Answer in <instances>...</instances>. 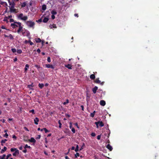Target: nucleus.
Returning <instances> with one entry per match:
<instances>
[{"label":"nucleus","mask_w":159,"mask_h":159,"mask_svg":"<svg viewBox=\"0 0 159 159\" xmlns=\"http://www.w3.org/2000/svg\"><path fill=\"white\" fill-rule=\"evenodd\" d=\"M15 3L14 2H13L12 3L11 5V6L9 7L10 11L11 12H16V9H13L15 7Z\"/></svg>","instance_id":"f257e3e1"},{"label":"nucleus","mask_w":159,"mask_h":159,"mask_svg":"<svg viewBox=\"0 0 159 159\" xmlns=\"http://www.w3.org/2000/svg\"><path fill=\"white\" fill-rule=\"evenodd\" d=\"M26 24L28 26L30 27H32L34 25V22L30 21H27Z\"/></svg>","instance_id":"f03ea898"},{"label":"nucleus","mask_w":159,"mask_h":159,"mask_svg":"<svg viewBox=\"0 0 159 159\" xmlns=\"http://www.w3.org/2000/svg\"><path fill=\"white\" fill-rule=\"evenodd\" d=\"M106 148L110 151H111L113 149L112 147L109 144H108L106 146Z\"/></svg>","instance_id":"7ed1b4c3"},{"label":"nucleus","mask_w":159,"mask_h":159,"mask_svg":"<svg viewBox=\"0 0 159 159\" xmlns=\"http://www.w3.org/2000/svg\"><path fill=\"white\" fill-rule=\"evenodd\" d=\"M100 105L102 106H104L106 105L105 101L103 100H102L100 101Z\"/></svg>","instance_id":"20e7f679"},{"label":"nucleus","mask_w":159,"mask_h":159,"mask_svg":"<svg viewBox=\"0 0 159 159\" xmlns=\"http://www.w3.org/2000/svg\"><path fill=\"white\" fill-rule=\"evenodd\" d=\"M98 89V87L97 86H95L92 89V91L93 93H96L97 90Z\"/></svg>","instance_id":"39448f33"},{"label":"nucleus","mask_w":159,"mask_h":159,"mask_svg":"<svg viewBox=\"0 0 159 159\" xmlns=\"http://www.w3.org/2000/svg\"><path fill=\"white\" fill-rule=\"evenodd\" d=\"M65 67L68 68L69 69H72V66L70 64H68L67 65H65Z\"/></svg>","instance_id":"423d86ee"},{"label":"nucleus","mask_w":159,"mask_h":159,"mask_svg":"<svg viewBox=\"0 0 159 159\" xmlns=\"http://www.w3.org/2000/svg\"><path fill=\"white\" fill-rule=\"evenodd\" d=\"M34 121L35 124L36 125H37L38 124V122L39 121V120L38 118L36 117L35 119H34Z\"/></svg>","instance_id":"0eeeda50"},{"label":"nucleus","mask_w":159,"mask_h":159,"mask_svg":"<svg viewBox=\"0 0 159 159\" xmlns=\"http://www.w3.org/2000/svg\"><path fill=\"white\" fill-rule=\"evenodd\" d=\"M19 151L18 150H16L15 151V152L13 153V155L14 156H16V155H18L19 154Z\"/></svg>","instance_id":"6e6552de"},{"label":"nucleus","mask_w":159,"mask_h":159,"mask_svg":"<svg viewBox=\"0 0 159 159\" xmlns=\"http://www.w3.org/2000/svg\"><path fill=\"white\" fill-rule=\"evenodd\" d=\"M15 24V23H11V26L13 28H15L18 27V26Z\"/></svg>","instance_id":"1a4fd4ad"},{"label":"nucleus","mask_w":159,"mask_h":159,"mask_svg":"<svg viewBox=\"0 0 159 159\" xmlns=\"http://www.w3.org/2000/svg\"><path fill=\"white\" fill-rule=\"evenodd\" d=\"M25 71L24 72L25 73H26L27 72V71L28 70V68H29V65L28 64H27L25 65Z\"/></svg>","instance_id":"9d476101"},{"label":"nucleus","mask_w":159,"mask_h":159,"mask_svg":"<svg viewBox=\"0 0 159 159\" xmlns=\"http://www.w3.org/2000/svg\"><path fill=\"white\" fill-rule=\"evenodd\" d=\"M19 27V28L17 30V32L18 33H19L20 31H23V30H22L23 27Z\"/></svg>","instance_id":"9b49d317"},{"label":"nucleus","mask_w":159,"mask_h":159,"mask_svg":"<svg viewBox=\"0 0 159 159\" xmlns=\"http://www.w3.org/2000/svg\"><path fill=\"white\" fill-rule=\"evenodd\" d=\"M35 66L36 67L39 71L42 70V68L40 67V66L37 65H35Z\"/></svg>","instance_id":"f8f14e48"},{"label":"nucleus","mask_w":159,"mask_h":159,"mask_svg":"<svg viewBox=\"0 0 159 159\" xmlns=\"http://www.w3.org/2000/svg\"><path fill=\"white\" fill-rule=\"evenodd\" d=\"M49 18L48 17H45L43 20V22L44 23H46L48 20Z\"/></svg>","instance_id":"ddd939ff"},{"label":"nucleus","mask_w":159,"mask_h":159,"mask_svg":"<svg viewBox=\"0 0 159 159\" xmlns=\"http://www.w3.org/2000/svg\"><path fill=\"white\" fill-rule=\"evenodd\" d=\"M90 77V78L92 80H94L95 78V75L94 74L91 75Z\"/></svg>","instance_id":"4468645a"},{"label":"nucleus","mask_w":159,"mask_h":159,"mask_svg":"<svg viewBox=\"0 0 159 159\" xmlns=\"http://www.w3.org/2000/svg\"><path fill=\"white\" fill-rule=\"evenodd\" d=\"M95 82L97 84H99L101 83V81L99 80V78H97L96 80L95 81Z\"/></svg>","instance_id":"2eb2a0df"},{"label":"nucleus","mask_w":159,"mask_h":159,"mask_svg":"<svg viewBox=\"0 0 159 159\" xmlns=\"http://www.w3.org/2000/svg\"><path fill=\"white\" fill-rule=\"evenodd\" d=\"M95 112V111H93V113H91L90 115V116L92 117H94Z\"/></svg>","instance_id":"dca6fc26"},{"label":"nucleus","mask_w":159,"mask_h":159,"mask_svg":"<svg viewBox=\"0 0 159 159\" xmlns=\"http://www.w3.org/2000/svg\"><path fill=\"white\" fill-rule=\"evenodd\" d=\"M28 18L27 16H24L22 18H21V20L24 21H25Z\"/></svg>","instance_id":"f3484780"},{"label":"nucleus","mask_w":159,"mask_h":159,"mask_svg":"<svg viewBox=\"0 0 159 159\" xmlns=\"http://www.w3.org/2000/svg\"><path fill=\"white\" fill-rule=\"evenodd\" d=\"M99 125L101 127H102L104 126V124L102 121H99Z\"/></svg>","instance_id":"a211bd4d"},{"label":"nucleus","mask_w":159,"mask_h":159,"mask_svg":"<svg viewBox=\"0 0 159 159\" xmlns=\"http://www.w3.org/2000/svg\"><path fill=\"white\" fill-rule=\"evenodd\" d=\"M35 41L37 43H40L41 41V40L40 38H38L37 39H35Z\"/></svg>","instance_id":"6ab92c4d"},{"label":"nucleus","mask_w":159,"mask_h":159,"mask_svg":"<svg viewBox=\"0 0 159 159\" xmlns=\"http://www.w3.org/2000/svg\"><path fill=\"white\" fill-rule=\"evenodd\" d=\"M38 86L40 89H42L44 86V84H39Z\"/></svg>","instance_id":"aec40b11"},{"label":"nucleus","mask_w":159,"mask_h":159,"mask_svg":"<svg viewBox=\"0 0 159 159\" xmlns=\"http://www.w3.org/2000/svg\"><path fill=\"white\" fill-rule=\"evenodd\" d=\"M46 5H44V4L42 6V9L43 11H44L46 10Z\"/></svg>","instance_id":"412c9836"},{"label":"nucleus","mask_w":159,"mask_h":159,"mask_svg":"<svg viewBox=\"0 0 159 159\" xmlns=\"http://www.w3.org/2000/svg\"><path fill=\"white\" fill-rule=\"evenodd\" d=\"M51 14L52 15H55L57 14V12L55 10H52L51 12Z\"/></svg>","instance_id":"4be33fe9"},{"label":"nucleus","mask_w":159,"mask_h":159,"mask_svg":"<svg viewBox=\"0 0 159 159\" xmlns=\"http://www.w3.org/2000/svg\"><path fill=\"white\" fill-rule=\"evenodd\" d=\"M7 148L6 147H4L3 149H2L1 150V153H2L4 152L5 151H6L7 150Z\"/></svg>","instance_id":"5701e85b"},{"label":"nucleus","mask_w":159,"mask_h":159,"mask_svg":"<svg viewBox=\"0 0 159 159\" xmlns=\"http://www.w3.org/2000/svg\"><path fill=\"white\" fill-rule=\"evenodd\" d=\"M8 17H5L4 18V19L3 20V21H6L7 23L8 22Z\"/></svg>","instance_id":"b1692460"},{"label":"nucleus","mask_w":159,"mask_h":159,"mask_svg":"<svg viewBox=\"0 0 159 159\" xmlns=\"http://www.w3.org/2000/svg\"><path fill=\"white\" fill-rule=\"evenodd\" d=\"M6 156L5 154H3L2 156H0V159H5Z\"/></svg>","instance_id":"393cba45"},{"label":"nucleus","mask_w":159,"mask_h":159,"mask_svg":"<svg viewBox=\"0 0 159 159\" xmlns=\"http://www.w3.org/2000/svg\"><path fill=\"white\" fill-rule=\"evenodd\" d=\"M23 16V14L22 13L20 14L18 16V18H20L21 19V18H22V16Z\"/></svg>","instance_id":"a878e982"},{"label":"nucleus","mask_w":159,"mask_h":159,"mask_svg":"<svg viewBox=\"0 0 159 159\" xmlns=\"http://www.w3.org/2000/svg\"><path fill=\"white\" fill-rule=\"evenodd\" d=\"M58 123L59 124V128H61V120H59L58 121Z\"/></svg>","instance_id":"bb28decb"},{"label":"nucleus","mask_w":159,"mask_h":159,"mask_svg":"<svg viewBox=\"0 0 159 159\" xmlns=\"http://www.w3.org/2000/svg\"><path fill=\"white\" fill-rule=\"evenodd\" d=\"M14 23L17 24L19 25V27H22L21 26V23L20 22H14Z\"/></svg>","instance_id":"cd10ccee"},{"label":"nucleus","mask_w":159,"mask_h":159,"mask_svg":"<svg viewBox=\"0 0 159 159\" xmlns=\"http://www.w3.org/2000/svg\"><path fill=\"white\" fill-rule=\"evenodd\" d=\"M18 149L17 148H11V152H13L14 151H16V150H17Z\"/></svg>","instance_id":"c85d7f7f"},{"label":"nucleus","mask_w":159,"mask_h":159,"mask_svg":"<svg viewBox=\"0 0 159 159\" xmlns=\"http://www.w3.org/2000/svg\"><path fill=\"white\" fill-rule=\"evenodd\" d=\"M99 121L98 122H95V124L96 125L97 128H98V124H99Z\"/></svg>","instance_id":"c756f323"},{"label":"nucleus","mask_w":159,"mask_h":159,"mask_svg":"<svg viewBox=\"0 0 159 159\" xmlns=\"http://www.w3.org/2000/svg\"><path fill=\"white\" fill-rule=\"evenodd\" d=\"M26 3L25 2H24L22 3L21 6L22 7H24L26 6Z\"/></svg>","instance_id":"7c9ffc66"},{"label":"nucleus","mask_w":159,"mask_h":159,"mask_svg":"<svg viewBox=\"0 0 159 159\" xmlns=\"http://www.w3.org/2000/svg\"><path fill=\"white\" fill-rule=\"evenodd\" d=\"M69 102V100L68 99H67L66 100V102H63V104L64 105H66V104L68 103Z\"/></svg>","instance_id":"2f4dec72"},{"label":"nucleus","mask_w":159,"mask_h":159,"mask_svg":"<svg viewBox=\"0 0 159 159\" xmlns=\"http://www.w3.org/2000/svg\"><path fill=\"white\" fill-rule=\"evenodd\" d=\"M8 37H9L10 39H14L13 36L11 34H10V35L8 36Z\"/></svg>","instance_id":"473e14b6"},{"label":"nucleus","mask_w":159,"mask_h":159,"mask_svg":"<svg viewBox=\"0 0 159 159\" xmlns=\"http://www.w3.org/2000/svg\"><path fill=\"white\" fill-rule=\"evenodd\" d=\"M22 51L20 49L18 50L17 51V52L18 54H20L22 53Z\"/></svg>","instance_id":"72a5a7b5"},{"label":"nucleus","mask_w":159,"mask_h":159,"mask_svg":"<svg viewBox=\"0 0 159 159\" xmlns=\"http://www.w3.org/2000/svg\"><path fill=\"white\" fill-rule=\"evenodd\" d=\"M78 148H79V147H78V145H77L76 146V148H75V151L76 152H78V150H79Z\"/></svg>","instance_id":"f704fd0d"},{"label":"nucleus","mask_w":159,"mask_h":159,"mask_svg":"<svg viewBox=\"0 0 159 159\" xmlns=\"http://www.w3.org/2000/svg\"><path fill=\"white\" fill-rule=\"evenodd\" d=\"M80 156V154L79 153L77 152L76 154H75V157L77 158L78 157Z\"/></svg>","instance_id":"c9c22d12"},{"label":"nucleus","mask_w":159,"mask_h":159,"mask_svg":"<svg viewBox=\"0 0 159 159\" xmlns=\"http://www.w3.org/2000/svg\"><path fill=\"white\" fill-rule=\"evenodd\" d=\"M27 87H28V88H29L30 89H31V90H34V88H31V86H30V85H28Z\"/></svg>","instance_id":"e433bc0d"},{"label":"nucleus","mask_w":159,"mask_h":159,"mask_svg":"<svg viewBox=\"0 0 159 159\" xmlns=\"http://www.w3.org/2000/svg\"><path fill=\"white\" fill-rule=\"evenodd\" d=\"M30 146H28L27 144L25 145L24 147V148L26 149L27 148H30Z\"/></svg>","instance_id":"4c0bfd02"},{"label":"nucleus","mask_w":159,"mask_h":159,"mask_svg":"<svg viewBox=\"0 0 159 159\" xmlns=\"http://www.w3.org/2000/svg\"><path fill=\"white\" fill-rule=\"evenodd\" d=\"M7 140H2L1 141V143L2 145H3V144L4 143L5 141H6Z\"/></svg>","instance_id":"58836bf2"},{"label":"nucleus","mask_w":159,"mask_h":159,"mask_svg":"<svg viewBox=\"0 0 159 159\" xmlns=\"http://www.w3.org/2000/svg\"><path fill=\"white\" fill-rule=\"evenodd\" d=\"M11 51L13 53H15L16 51V50L15 48H12Z\"/></svg>","instance_id":"ea45409f"},{"label":"nucleus","mask_w":159,"mask_h":159,"mask_svg":"<svg viewBox=\"0 0 159 159\" xmlns=\"http://www.w3.org/2000/svg\"><path fill=\"white\" fill-rule=\"evenodd\" d=\"M46 67L49 68H50V64H46L44 65Z\"/></svg>","instance_id":"a19ab883"},{"label":"nucleus","mask_w":159,"mask_h":159,"mask_svg":"<svg viewBox=\"0 0 159 159\" xmlns=\"http://www.w3.org/2000/svg\"><path fill=\"white\" fill-rule=\"evenodd\" d=\"M30 112H32L33 114H35L34 110V109L30 111Z\"/></svg>","instance_id":"79ce46f5"},{"label":"nucleus","mask_w":159,"mask_h":159,"mask_svg":"<svg viewBox=\"0 0 159 159\" xmlns=\"http://www.w3.org/2000/svg\"><path fill=\"white\" fill-rule=\"evenodd\" d=\"M3 136L4 137H6V138H7V137L8 136V134L7 133H6L5 134L3 135Z\"/></svg>","instance_id":"37998d69"},{"label":"nucleus","mask_w":159,"mask_h":159,"mask_svg":"<svg viewBox=\"0 0 159 159\" xmlns=\"http://www.w3.org/2000/svg\"><path fill=\"white\" fill-rule=\"evenodd\" d=\"M71 129V131L73 133H75V129L74 128H72Z\"/></svg>","instance_id":"c03bdc74"},{"label":"nucleus","mask_w":159,"mask_h":159,"mask_svg":"<svg viewBox=\"0 0 159 159\" xmlns=\"http://www.w3.org/2000/svg\"><path fill=\"white\" fill-rule=\"evenodd\" d=\"M11 156V154H9L6 157V159H8V158Z\"/></svg>","instance_id":"a18cd8bd"},{"label":"nucleus","mask_w":159,"mask_h":159,"mask_svg":"<svg viewBox=\"0 0 159 159\" xmlns=\"http://www.w3.org/2000/svg\"><path fill=\"white\" fill-rule=\"evenodd\" d=\"M72 123L70 122V125H69V127H70V129H72Z\"/></svg>","instance_id":"49530a36"},{"label":"nucleus","mask_w":159,"mask_h":159,"mask_svg":"<svg viewBox=\"0 0 159 159\" xmlns=\"http://www.w3.org/2000/svg\"><path fill=\"white\" fill-rule=\"evenodd\" d=\"M1 28L2 29H6L7 30H9L8 29H6L5 28V26L3 25H2L1 27Z\"/></svg>","instance_id":"de8ad7c7"},{"label":"nucleus","mask_w":159,"mask_h":159,"mask_svg":"<svg viewBox=\"0 0 159 159\" xmlns=\"http://www.w3.org/2000/svg\"><path fill=\"white\" fill-rule=\"evenodd\" d=\"M43 129H44V130L45 131L46 133L49 132V131L46 128H43Z\"/></svg>","instance_id":"09e8293b"},{"label":"nucleus","mask_w":159,"mask_h":159,"mask_svg":"<svg viewBox=\"0 0 159 159\" xmlns=\"http://www.w3.org/2000/svg\"><path fill=\"white\" fill-rule=\"evenodd\" d=\"M51 17L53 20L55 18V16H54V15L52 14Z\"/></svg>","instance_id":"8fccbe9b"},{"label":"nucleus","mask_w":159,"mask_h":159,"mask_svg":"<svg viewBox=\"0 0 159 159\" xmlns=\"http://www.w3.org/2000/svg\"><path fill=\"white\" fill-rule=\"evenodd\" d=\"M31 142H36V140L35 139L34 140H29Z\"/></svg>","instance_id":"3c124183"},{"label":"nucleus","mask_w":159,"mask_h":159,"mask_svg":"<svg viewBox=\"0 0 159 159\" xmlns=\"http://www.w3.org/2000/svg\"><path fill=\"white\" fill-rule=\"evenodd\" d=\"M91 135L92 136H95L96 135L94 133H92L91 134Z\"/></svg>","instance_id":"603ef678"},{"label":"nucleus","mask_w":159,"mask_h":159,"mask_svg":"<svg viewBox=\"0 0 159 159\" xmlns=\"http://www.w3.org/2000/svg\"><path fill=\"white\" fill-rule=\"evenodd\" d=\"M10 22H14L15 21H14V20L13 19H11L10 20Z\"/></svg>","instance_id":"864d4df0"},{"label":"nucleus","mask_w":159,"mask_h":159,"mask_svg":"<svg viewBox=\"0 0 159 159\" xmlns=\"http://www.w3.org/2000/svg\"><path fill=\"white\" fill-rule=\"evenodd\" d=\"M101 138V135H98L97 136V139H100Z\"/></svg>","instance_id":"5fc2aeb1"},{"label":"nucleus","mask_w":159,"mask_h":159,"mask_svg":"<svg viewBox=\"0 0 159 159\" xmlns=\"http://www.w3.org/2000/svg\"><path fill=\"white\" fill-rule=\"evenodd\" d=\"M66 117H70V115L68 114H66Z\"/></svg>","instance_id":"6e6d98bb"},{"label":"nucleus","mask_w":159,"mask_h":159,"mask_svg":"<svg viewBox=\"0 0 159 159\" xmlns=\"http://www.w3.org/2000/svg\"><path fill=\"white\" fill-rule=\"evenodd\" d=\"M81 107L82 108V110L83 111H84V107L83 105H81Z\"/></svg>","instance_id":"4d7b16f0"},{"label":"nucleus","mask_w":159,"mask_h":159,"mask_svg":"<svg viewBox=\"0 0 159 159\" xmlns=\"http://www.w3.org/2000/svg\"><path fill=\"white\" fill-rule=\"evenodd\" d=\"M37 52L39 53H40V49H39V48H38L37 50Z\"/></svg>","instance_id":"13d9d810"},{"label":"nucleus","mask_w":159,"mask_h":159,"mask_svg":"<svg viewBox=\"0 0 159 159\" xmlns=\"http://www.w3.org/2000/svg\"><path fill=\"white\" fill-rule=\"evenodd\" d=\"M8 2L9 3V5H11V4L12 3L11 2L10 0H8Z\"/></svg>","instance_id":"bf43d9fd"},{"label":"nucleus","mask_w":159,"mask_h":159,"mask_svg":"<svg viewBox=\"0 0 159 159\" xmlns=\"http://www.w3.org/2000/svg\"><path fill=\"white\" fill-rule=\"evenodd\" d=\"M42 21V19H39L38 21L37 22H41Z\"/></svg>","instance_id":"052dcab7"},{"label":"nucleus","mask_w":159,"mask_h":159,"mask_svg":"<svg viewBox=\"0 0 159 159\" xmlns=\"http://www.w3.org/2000/svg\"><path fill=\"white\" fill-rule=\"evenodd\" d=\"M23 152L24 153H26L27 152V150L26 149H25L23 151Z\"/></svg>","instance_id":"680f3d73"},{"label":"nucleus","mask_w":159,"mask_h":159,"mask_svg":"<svg viewBox=\"0 0 159 159\" xmlns=\"http://www.w3.org/2000/svg\"><path fill=\"white\" fill-rule=\"evenodd\" d=\"M12 138L13 139H16V137L15 135H13L12 136Z\"/></svg>","instance_id":"e2e57ef3"},{"label":"nucleus","mask_w":159,"mask_h":159,"mask_svg":"<svg viewBox=\"0 0 159 159\" xmlns=\"http://www.w3.org/2000/svg\"><path fill=\"white\" fill-rule=\"evenodd\" d=\"M17 60V58L16 57H15L14 59V62H15Z\"/></svg>","instance_id":"0e129e2a"},{"label":"nucleus","mask_w":159,"mask_h":159,"mask_svg":"<svg viewBox=\"0 0 159 159\" xmlns=\"http://www.w3.org/2000/svg\"><path fill=\"white\" fill-rule=\"evenodd\" d=\"M106 143H108L109 144L110 143V142L109 141V140H108L106 142Z\"/></svg>","instance_id":"69168bd1"},{"label":"nucleus","mask_w":159,"mask_h":159,"mask_svg":"<svg viewBox=\"0 0 159 159\" xmlns=\"http://www.w3.org/2000/svg\"><path fill=\"white\" fill-rule=\"evenodd\" d=\"M47 61H48V62H50V57H48V59H47Z\"/></svg>","instance_id":"338daca9"},{"label":"nucleus","mask_w":159,"mask_h":159,"mask_svg":"<svg viewBox=\"0 0 159 159\" xmlns=\"http://www.w3.org/2000/svg\"><path fill=\"white\" fill-rule=\"evenodd\" d=\"M1 121H2L3 123H4L5 121V120L4 119H3L2 120H1Z\"/></svg>","instance_id":"774afa93"}]
</instances>
